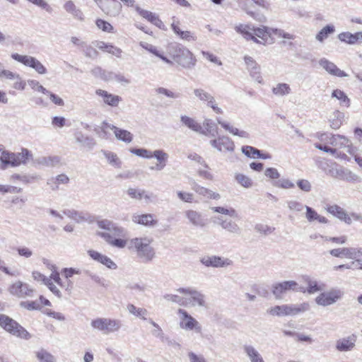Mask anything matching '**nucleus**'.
<instances>
[{
	"mask_svg": "<svg viewBox=\"0 0 362 362\" xmlns=\"http://www.w3.org/2000/svg\"><path fill=\"white\" fill-rule=\"evenodd\" d=\"M242 349L250 362H265L262 355L252 344H245Z\"/></svg>",
	"mask_w": 362,
	"mask_h": 362,
	"instance_id": "b1692460",
	"label": "nucleus"
},
{
	"mask_svg": "<svg viewBox=\"0 0 362 362\" xmlns=\"http://www.w3.org/2000/svg\"><path fill=\"white\" fill-rule=\"evenodd\" d=\"M185 216L189 222L194 226L202 228L206 224V221L202 214L197 211L193 209L187 210L185 212Z\"/></svg>",
	"mask_w": 362,
	"mask_h": 362,
	"instance_id": "a878e982",
	"label": "nucleus"
},
{
	"mask_svg": "<svg viewBox=\"0 0 362 362\" xmlns=\"http://www.w3.org/2000/svg\"><path fill=\"white\" fill-rule=\"evenodd\" d=\"M192 189L198 195L209 199L218 200L221 198L219 193L214 192L205 187L199 185L194 180L190 182Z\"/></svg>",
	"mask_w": 362,
	"mask_h": 362,
	"instance_id": "4be33fe9",
	"label": "nucleus"
},
{
	"mask_svg": "<svg viewBox=\"0 0 362 362\" xmlns=\"http://www.w3.org/2000/svg\"><path fill=\"white\" fill-rule=\"evenodd\" d=\"M64 8L67 12L71 13L75 18H76L79 20L83 19L82 12L76 7V6L73 3V1H67L64 4Z\"/></svg>",
	"mask_w": 362,
	"mask_h": 362,
	"instance_id": "6e6d98bb",
	"label": "nucleus"
},
{
	"mask_svg": "<svg viewBox=\"0 0 362 362\" xmlns=\"http://www.w3.org/2000/svg\"><path fill=\"white\" fill-rule=\"evenodd\" d=\"M332 97L338 99L341 105H344L347 107L350 106V99L344 91L339 89H336L333 90Z\"/></svg>",
	"mask_w": 362,
	"mask_h": 362,
	"instance_id": "864d4df0",
	"label": "nucleus"
},
{
	"mask_svg": "<svg viewBox=\"0 0 362 362\" xmlns=\"http://www.w3.org/2000/svg\"><path fill=\"white\" fill-rule=\"evenodd\" d=\"M235 30L237 33L242 34L247 40H252L256 43L263 45L272 35V28L266 26L251 28L249 25H239L235 26Z\"/></svg>",
	"mask_w": 362,
	"mask_h": 362,
	"instance_id": "7ed1b4c3",
	"label": "nucleus"
},
{
	"mask_svg": "<svg viewBox=\"0 0 362 362\" xmlns=\"http://www.w3.org/2000/svg\"><path fill=\"white\" fill-rule=\"evenodd\" d=\"M264 175L271 180V183L273 185V182L278 181L281 177L279 172L275 168H267L264 171Z\"/></svg>",
	"mask_w": 362,
	"mask_h": 362,
	"instance_id": "0e129e2a",
	"label": "nucleus"
},
{
	"mask_svg": "<svg viewBox=\"0 0 362 362\" xmlns=\"http://www.w3.org/2000/svg\"><path fill=\"white\" fill-rule=\"evenodd\" d=\"M110 126L114 125L103 122L100 126L95 127L94 130L100 138L107 139L108 135L107 130L110 129Z\"/></svg>",
	"mask_w": 362,
	"mask_h": 362,
	"instance_id": "e2e57ef3",
	"label": "nucleus"
},
{
	"mask_svg": "<svg viewBox=\"0 0 362 362\" xmlns=\"http://www.w3.org/2000/svg\"><path fill=\"white\" fill-rule=\"evenodd\" d=\"M216 121L225 130L228 131L230 134L238 136L241 138H248L249 134L244 130H239L238 128L230 125L228 122L222 120L221 118L217 117Z\"/></svg>",
	"mask_w": 362,
	"mask_h": 362,
	"instance_id": "f704fd0d",
	"label": "nucleus"
},
{
	"mask_svg": "<svg viewBox=\"0 0 362 362\" xmlns=\"http://www.w3.org/2000/svg\"><path fill=\"white\" fill-rule=\"evenodd\" d=\"M273 187L282 189H290L295 187V184L288 178L279 177L278 181L273 182Z\"/></svg>",
	"mask_w": 362,
	"mask_h": 362,
	"instance_id": "8fccbe9b",
	"label": "nucleus"
},
{
	"mask_svg": "<svg viewBox=\"0 0 362 362\" xmlns=\"http://www.w3.org/2000/svg\"><path fill=\"white\" fill-rule=\"evenodd\" d=\"M158 94H162L165 95L166 97L172 99H177L180 98L181 94L180 93L173 92L170 90H168L163 87H159L156 90Z\"/></svg>",
	"mask_w": 362,
	"mask_h": 362,
	"instance_id": "69168bd1",
	"label": "nucleus"
},
{
	"mask_svg": "<svg viewBox=\"0 0 362 362\" xmlns=\"http://www.w3.org/2000/svg\"><path fill=\"white\" fill-rule=\"evenodd\" d=\"M241 151L247 157L251 158L269 159L271 158L269 153H262L261 151L250 146H243Z\"/></svg>",
	"mask_w": 362,
	"mask_h": 362,
	"instance_id": "473e14b6",
	"label": "nucleus"
},
{
	"mask_svg": "<svg viewBox=\"0 0 362 362\" xmlns=\"http://www.w3.org/2000/svg\"><path fill=\"white\" fill-rule=\"evenodd\" d=\"M9 293L18 298H25L33 296L34 290L28 284L21 281L13 283L8 287Z\"/></svg>",
	"mask_w": 362,
	"mask_h": 362,
	"instance_id": "4468645a",
	"label": "nucleus"
},
{
	"mask_svg": "<svg viewBox=\"0 0 362 362\" xmlns=\"http://www.w3.org/2000/svg\"><path fill=\"white\" fill-rule=\"evenodd\" d=\"M95 24L98 29L104 32L113 33V26L106 21H104L103 19H97L95 21Z\"/></svg>",
	"mask_w": 362,
	"mask_h": 362,
	"instance_id": "338daca9",
	"label": "nucleus"
},
{
	"mask_svg": "<svg viewBox=\"0 0 362 362\" xmlns=\"http://www.w3.org/2000/svg\"><path fill=\"white\" fill-rule=\"evenodd\" d=\"M92 326L105 334L118 331L122 323L120 320L108 318H98L92 321Z\"/></svg>",
	"mask_w": 362,
	"mask_h": 362,
	"instance_id": "9b49d317",
	"label": "nucleus"
},
{
	"mask_svg": "<svg viewBox=\"0 0 362 362\" xmlns=\"http://www.w3.org/2000/svg\"><path fill=\"white\" fill-rule=\"evenodd\" d=\"M244 60L250 76L258 83H263L264 81L260 72V66L250 56H245Z\"/></svg>",
	"mask_w": 362,
	"mask_h": 362,
	"instance_id": "aec40b11",
	"label": "nucleus"
},
{
	"mask_svg": "<svg viewBox=\"0 0 362 362\" xmlns=\"http://www.w3.org/2000/svg\"><path fill=\"white\" fill-rule=\"evenodd\" d=\"M340 41L349 45H354L358 42H362V32L351 33L349 32H343L338 35Z\"/></svg>",
	"mask_w": 362,
	"mask_h": 362,
	"instance_id": "72a5a7b5",
	"label": "nucleus"
},
{
	"mask_svg": "<svg viewBox=\"0 0 362 362\" xmlns=\"http://www.w3.org/2000/svg\"><path fill=\"white\" fill-rule=\"evenodd\" d=\"M177 314L179 317V326L186 331H192L199 333L202 332V326L199 322L194 318L188 312L182 308L177 310Z\"/></svg>",
	"mask_w": 362,
	"mask_h": 362,
	"instance_id": "0eeeda50",
	"label": "nucleus"
},
{
	"mask_svg": "<svg viewBox=\"0 0 362 362\" xmlns=\"http://www.w3.org/2000/svg\"><path fill=\"white\" fill-rule=\"evenodd\" d=\"M99 7L103 12L112 17L117 16L122 10V4L117 0H105Z\"/></svg>",
	"mask_w": 362,
	"mask_h": 362,
	"instance_id": "412c9836",
	"label": "nucleus"
},
{
	"mask_svg": "<svg viewBox=\"0 0 362 362\" xmlns=\"http://www.w3.org/2000/svg\"><path fill=\"white\" fill-rule=\"evenodd\" d=\"M95 221L98 226L104 230L103 232H98L97 235L109 245L117 249H123L127 245V230L124 228L107 219Z\"/></svg>",
	"mask_w": 362,
	"mask_h": 362,
	"instance_id": "f257e3e1",
	"label": "nucleus"
},
{
	"mask_svg": "<svg viewBox=\"0 0 362 362\" xmlns=\"http://www.w3.org/2000/svg\"><path fill=\"white\" fill-rule=\"evenodd\" d=\"M110 129L114 132L115 136L117 139L122 141L126 144H129L133 140V134L126 130L118 128L115 126H110Z\"/></svg>",
	"mask_w": 362,
	"mask_h": 362,
	"instance_id": "58836bf2",
	"label": "nucleus"
},
{
	"mask_svg": "<svg viewBox=\"0 0 362 362\" xmlns=\"http://www.w3.org/2000/svg\"><path fill=\"white\" fill-rule=\"evenodd\" d=\"M214 212L226 215L230 218L237 217V211L233 208H225L223 206H213L210 208Z\"/></svg>",
	"mask_w": 362,
	"mask_h": 362,
	"instance_id": "4d7b16f0",
	"label": "nucleus"
},
{
	"mask_svg": "<svg viewBox=\"0 0 362 362\" xmlns=\"http://www.w3.org/2000/svg\"><path fill=\"white\" fill-rule=\"evenodd\" d=\"M210 145L221 153H232L235 151L233 141L227 136H218L209 141Z\"/></svg>",
	"mask_w": 362,
	"mask_h": 362,
	"instance_id": "f8f14e48",
	"label": "nucleus"
},
{
	"mask_svg": "<svg viewBox=\"0 0 362 362\" xmlns=\"http://www.w3.org/2000/svg\"><path fill=\"white\" fill-rule=\"evenodd\" d=\"M310 309V305L307 302L300 304H287V316H295L305 313Z\"/></svg>",
	"mask_w": 362,
	"mask_h": 362,
	"instance_id": "4c0bfd02",
	"label": "nucleus"
},
{
	"mask_svg": "<svg viewBox=\"0 0 362 362\" xmlns=\"http://www.w3.org/2000/svg\"><path fill=\"white\" fill-rule=\"evenodd\" d=\"M290 291L305 293V288L291 280L279 282L272 286V293L276 298H281L283 293Z\"/></svg>",
	"mask_w": 362,
	"mask_h": 362,
	"instance_id": "9d476101",
	"label": "nucleus"
},
{
	"mask_svg": "<svg viewBox=\"0 0 362 362\" xmlns=\"http://www.w3.org/2000/svg\"><path fill=\"white\" fill-rule=\"evenodd\" d=\"M214 222L230 233L239 235L241 233L240 226L235 221L225 216H216Z\"/></svg>",
	"mask_w": 362,
	"mask_h": 362,
	"instance_id": "a211bd4d",
	"label": "nucleus"
},
{
	"mask_svg": "<svg viewBox=\"0 0 362 362\" xmlns=\"http://www.w3.org/2000/svg\"><path fill=\"white\" fill-rule=\"evenodd\" d=\"M335 28L333 25H327L318 32L315 36V39L320 42H323L324 40H326L329 35L333 34Z\"/></svg>",
	"mask_w": 362,
	"mask_h": 362,
	"instance_id": "de8ad7c7",
	"label": "nucleus"
},
{
	"mask_svg": "<svg viewBox=\"0 0 362 362\" xmlns=\"http://www.w3.org/2000/svg\"><path fill=\"white\" fill-rule=\"evenodd\" d=\"M168 52L173 60L183 68H191L195 64L192 53L180 44H170Z\"/></svg>",
	"mask_w": 362,
	"mask_h": 362,
	"instance_id": "20e7f679",
	"label": "nucleus"
},
{
	"mask_svg": "<svg viewBox=\"0 0 362 362\" xmlns=\"http://www.w3.org/2000/svg\"><path fill=\"white\" fill-rule=\"evenodd\" d=\"M177 291L185 296V307H206V297L201 291L194 287H182L177 289Z\"/></svg>",
	"mask_w": 362,
	"mask_h": 362,
	"instance_id": "39448f33",
	"label": "nucleus"
},
{
	"mask_svg": "<svg viewBox=\"0 0 362 362\" xmlns=\"http://www.w3.org/2000/svg\"><path fill=\"white\" fill-rule=\"evenodd\" d=\"M267 313L272 316H287V304L272 307L267 310Z\"/></svg>",
	"mask_w": 362,
	"mask_h": 362,
	"instance_id": "603ef678",
	"label": "nucleus"
},
{
	"mask_svg": "<svg viewBox=\"0 0 362 362\" xmlns=\"http://www.w3.org/2000/svg\"><path fill=\"white\" fill-rule=\"evenodd\" d=\"M164 299L170 301L173 303H175L179 305L185 306L187 305L185 296H180L175 294H165L163 296Z\"/></svg>",
	"mask_w": 362,
	"mask_h": 362,
	"instance_id": "bf43d9fd",
	"label": "nucleus"
},
{
	"mask_svg": "<svg viewBox=\"0 0 362 362\" xmlns=\"http://www.w3.org/2000/svg\"><path fill=\"white\" fill-rule=\"evenodd\" d=\"M193 93L197 98L206 103V105L210 107L216 113H223L222 109L218 107L214 97L211 93L201 88H194L193 90Z\"/></svg>",
	"mask_w": 362,
	"mask_h": 362,
	"instance_id": "ddd939ff",
	"label": "nucleus"
},
{
	"mask_svg": "<svg viewBox=\"0 0 362 362\" xmlns=\"http://www.w3.org/2000/svg\"><path fill=\"white\" fill-rule=\"evenodd\" d=\"M319 64L329 74L338 77H346L348 75L339 69L333 62L322 58L319 61Z\"/></svg>",
	"mask_w": 362,
	"mask_h": 362,
	"instance_id": "393cba45",
	"label": "nucleus"
},
{
	"mask_svg": "<svg viewBox=\"0 0 362 362\" xmlns=\"http://www.w3.org/2000/svg\"><path fill=\"white\" fill-rule=\"evenodd\" d=\"M152 240L146 238H134L129 241V249L136 252L137 257L144 263L151 262L156 257V252L151 246Z\"/></svg>",
	"mask_w": 362,
	"mask_h": 362,
	"instance_id": "f03ea898",
	"label": "nucleus"
},
{
	"mask_svg": "<svg viewBox=\"0 0 362 362\" xmlns=\"http://www.w3.org/2000/svg\"><path fill=\"white\" fill-rule=\"evenodd\" d=\"M95 94L99 102L112 107H116L122 101V97L102 89H97Z\"/></svg>",
	"mask_w": 362,
	"mask_h": 362,
	"instance_id": "dca6fc26",
	"label": "nucleus"
},
{
	"mask_svg": "<svg viewBox=\"0 0 362 362\" xmlns=\"http://www.w3.org/2000/svg\"><path fill=\"white\" fill-rule=\"evenodd\" d=\"M94 45L95 47L103 52L110 53L117 57H121L122 50L120 48L112 45V44L106 43L103 41H96Z\"/></svg>",
	"mask_w": 362,
	"mask_h": 362,
	"instance_id": "c756f323",
	"label": "nucleus"
},
{
	"mask_svg": "<svg viewBox=\"0 0 362 362\" xmlns=\"http://www.w3.org/2000/svg\"><path fill=\"white\" fill-rule=\"evenodd\" d=\"M305 218L308 222L313 223L314 221H317L320 223H328L329 220L320 214L310 206L305 205Z\"/></svg>",
	"mask_w": 362,
	"mask_h": 362,
	"instance_id": "e433bc0d",
	"label": "nucleus"
},
{
	"mask_svg": "<svg viewBox=\"0 0 362 362\" xmlns=\"http://www.w3.org/2000/svg\"><path fill=\"white\" fill-rule=\"evenodd\" d=\"M0 326L9 333L23 339H28L30 334L16 321L5 315H0Z\"/></svg>",
	"mask_w": 362,
	"mask_h": 362,
	"instance_id": "423d86ee",
	"label": "nucleus"
},
{
	"mask_svg": "<svg viewBox=\"0 0 362 362\" xmlns=\"http://www.w3.org/2000/svg\"><path fill=\"white\" fill-rule=\"evenodd\" d=\"M129 151L141 158H151L152 151L146 148H130Z\"/></svg>",
	"mask_w": 362,
	"mask_h": 362,
	"instance_id": "774afa93",
	"label": "nucleus"
},
{
	"mask_svg": "<svg viewBox=\"0 0 362 362\" xmlns=\"http://www.w3.org/2000/svg\"><path fill=\"white\" fill-rule=\"evenodd\" d=\"M92 259L104 265L110 269L115 270L117 268V264L113 262L109 257L98 252L92 250Z\"/></svg>",
	"mask_w": 362,
	"mask_h": 362,
	"instance_id": "c85d7f7f",
	"label": "nucleus"
},
{
	"mask_svg": "<svg viewBox=\"0 0 362 362\" xmlns=\"http://www.w3.org/2000/svg\"><path fill=\"white\" fill-rule=\"evenodd\" d=\"M133 222L144 225V226H153L156 224V221L153 220V216L152 214H134L132 216Z\"/></svg>",
	"mask_w": 362,
	"mask_h": 362,
	"instance_id": "79ce46f5",
	"label": "nucleus"
},
{
	"mask_svg": "<svg viewBox=\"0 0 362 362\" xmlns=\"http://www.w3.org/2000/svg\"><path fill=\"white\" fill-rule=\"evenodd\" d=\"M272 93L279 97H284L291 93V87L286 83H279L272 89Z\"/></svg>",
	"mask_w": 362,
	"mask_h": 362,
	"instance_id": "a18cd8bd",
	"label": "nucleus"
},
{
	"mask_svg": "<svg viewBox=\"0 0 362 362\" xmlns=\"http://www.w3.org/2000/svg\"><path fill=\"white\" fill-rule=\"evenodd\" d=\"M235 180L240 185L245 188L251 187L253 184L250 177L241 173H238L235 175Z\"/></svg>",
	"mask_w": 362,
	"mask_h": 362,
	"instance_id": "052dcab7",
	"label": "nucleus"
},
{
	"mask_svg": "<svg viewBox=\"0 0 362 362\" xmlns=\"http://www.w3.org/2000/svg\"><path fill=\"white\" fill-rule=\"evenodd\" d=\"M92 74L97 77H99L100 79L105 81H113L114 72L106 71L105 70H103L100 67H95L93 69H92Z\"/></svg>",
	"mask_w": 362,
	"mask_h": 362,
	"instance_id": "09e8293b",
	"label": "nucleus"
},
{
	"mask_svg": "<svg viewBox=\"0 0 362 362\" xmlns=\"http://www.w3.org/2000/svg\"><path fill=\"white\" fill-rule=\"evenodd\" d=\"M136 10L141 16L146 18L148 21L151 22L156 26L159 28H163L164 27L163 23L159 19L158 16L156 13L149 11L144 10L139 6L136 8Z\"/></svg>",
	"mask_w": 362,
	"mask_h": 362,
	"instance_id": "7c9ffc66",
	"label": "nucleus"
},
{
	"mask_svg": "<svg viewBox=\"0 0 362 362\" xmlns=\"http://www.w3.org/2000/svg\"><path fill=\"white\" fill-rule=\"evenodd\" d=\"M337 174L341 180L348 182H356L358 180V176L346 168H340L337 169Z\"/></svg>",
	"mask_w": 362,
	"mask_h": 362,
	"instance_id": "c03bdc74",
	"label": "nucleus"
},
{
	"mask_svg": "<svg viewBox=\"0 0 362 362\" xmlns=\"http://www.w3.org/2000/svg\"><path fill=\"white\" fill-rule=\"evenodd\" d=\"M20 74L13 72L10 70L5 69L4 65L0 62V78L13 81L18 78Z\"/></svg>",
	"mask_w": 362,
	"mask_h": 362,
	"instance_id": "13d9d810",
	"label": "nucleus"
},
{
	"mask_svg": "<svg viewBox=\"0 0 362 362\" xmlns=\"http://www.w3.org/2000/svg\"><path fill=\"white\" fill-rule=\"evenodd\" d=\"M331 255L336 257H346L348 259H357L362 257L361 247H343L332 249L329 251Z\"/></svg>",
	"mask_w": 362,
	"mask_h": 362,
	"instance_id": "2eb2a0df",
	"label": "nucleus"
},
{
	"mask_svg": "<svg viewBox=\"0 0 362 362\" xmlns=\"http://www.w3.org/2000/svg\"><path fill=\"white\" fill-rule=\"evenodd\" d=\"M325 285L323 283H319L317 281L314 280L310 284V286L305 288V292L310 294L322 291L325 289Z\"/></svg>",
	"mask_w": 362,
	"mask_h": 362,
	"instance_id": "680f3d73",
	"label": "nucleus"
},
{
	"mask_svg": "<svg viewBox=\"0 0 362 362\" xmlns=\"http://www.w3.org/2000/svg\"><path fill=\"white\" fill-rule=\"evenodd\" d=\"M127 310L128 312L144 320H146V316L148 315V312L146 309L143 308H137L133 304H128L127 306Z\"/></svg>",
	"mask_w": 362,
	"mask_h": 362,
	"instance_id": "49530a36",
	"label": "nucleus"
},
{
	"mask_svg": "<svg viewBox=\"0 0 362 362\" xmlns=\"http://www.w3.org/2000/svg\"><path fill=\"white\" fill-rule=\"evenodd\" d=\"M105 158L107 160L110 165L112 166L120 168L122 166V161L118 158L117 155L112 151H103Z\"/></svg>",
	"mask_w": 362,
	"mask_h": 362,
	"instance_id": "3c124183",
	"label": "nucleus"
},
{
	"mask_svg": "<svg viewBox=\"0 0 362 362\" xmlns=\"http://www.w3.org/2000/svg\"><path fill=\"white\" fill-rule=\"evenodd\" d=\"M180 120L184 125H185L192 131L202 134H206V133L203 130V128L201 126V124L193 118L186 115H183L181 116Z\"/></svg>",
	"mask_w": 362,
	"mask_h": 362,
	"instance_id": "ea45409f",
	"label": "nucleus"
},
{
	"mask_svg": "<svg viewBox=\"0 0 362 362\" xmlns=\"http://www.w3.org/2000/svg\"><path fill=\"white\" fill-rule=\"evenodd\" d=\"M8 165L13 167L18 166V162L16 160V153L4 151L2 150L0 157V169H6Z\"/></svg>",
	"mask_w": 362,
	"mask_h": 362,
	"instance_id": "c9c22d12",
	"label": "nucleus"
},
{
	"mask_svg": "<svg viewBox=\"0 0 362 362\" xmlns=\"http://www.w3.org/2000/svg\"><path fill=\"white\" fill-rule=\"evenodd\" d=\"M201 263L207 267H226L232 264V261L228 258L211 255L204 256L200 259Z\"/></svg>",
	"mask_w": 362,
	"mask_h": 362,
	"instance_id": "f3484780",
	"label": "nucleus"
},
{
	"mask_svg": "<svg viewBox=\"0 0 362 362\" xmlns=\"http://www.w3.org/2000/svg\"><path fill=\"white\" fill-rule=\"evenodd\" d=\"M11 57L13 59L23 64L25 66L33 69L39 74H45L47 71L46 67L34 57L21 55L18 53H13Z\"/></svg>",
	"mask_w": 362,
	"mask_h": 362,
	"instance_id": "1a4fd4ad",
	"label": "nucleus"
},
{
	"mask_svg": "<svg viewBox=\"0 0 362 362\" xmlns=\"http://www.w3.org/2000/svg\"><path fill=\"white\" fill-rule=\"evenodd\" d=\"M344 296V291L337 288H332L328 291L322 292L315 298V303L318 305L329 306L341 300Z\"/></svg>",
	"mask_w": 362,
	"mask_h": 362,
	"instance_id": "6e6552de",
	"label": "nucleus"
},
{
	"mask_svg": "<svg viewBox=\"0 0 362 362\" xmlns=\"http://www.w3.org/2000/svg\"><path fill=\"white\" fill-rule=\"evenodd\" d=\"M356 341V337L354 335L340 339L337 341L336 349L339 351H351L354 348Z\"/></svg>",
	"mask_w": 362,
	"mask_h": 362,
	"instance_id": "cd10ccee",
	"label": "nucleus"
},
{
	"mask_svg": "<svg viewBox=\"0 0 362 362\" xmlns=\"http://www.w3.org/2000/svg\"><path fill=\"white\" fill-rule=\"evenodd\" d=\"M171 28L180 39L183 40H186L188 42L191 41H196L197 40V36L194 35V33H192L190 31H183L180 29L179 26V22H173L171 24Z\"/></svg>",
	"mask_w": 362,
	"mask_h": 362,
	"instance_id": "2f4dec72",
	"label": "nucleus"
},
{
	"mask_svg": "<svg viewBox=\"0 0 362 362\" xmlns=\"http://www.w3.org/2000/svg\"><path fill=\"white\" fill-rule=\"evenodd\" d=\"M320 139L322 141L329 139V144L339 148H349L351 144L347 137L340 134H332L329 136L326 134H322Z\"/></svg>",
	"mask_w": 362,
	"mask_h": 362,
	"instance_id": "6ab92c4d",
	"label": "nucleus"
},
{
	"mask_svg": "<svg viewBox=\"0 0 362 362\" xmlns=\"http://www.w3.org/2000/svg\"><path fill=\"white\" fill-rule=\"evenodd\" d=\"M36 357L40 362H56V358L45 349L36 352Z\"/></svg>",
	"mask_w": 362,
	"mask_h": 362,
	"instance_id": "5fc2aeb1",
	"label": "nucleus"
},
{
	"mask_svg": "<svg viewBox=\"0 0 362 362\" xmlns=\"http://www.w3.org/2000/svg\"><path fill=\"white\" fill-rule=\"evenodd\" d=\"M344 114L339 110H334L329 117L330 127L334 129H339L343 122Z\"/></svg>",
	"mask_w": 362,
	"mask_h": 362,
	"instance_id": "37998d69",
	"label": "nucleus"
},
{
	"mask_svg": "<svg viewBox=\"0 0 362 362\" xmlns=\"http://www.w3.org/2000/svg\"><path fill=\"white\" fill-rule=\"evenodd\" d=\"M155 158L158 163L155 166L150 168L153 170H162L166 165L168 159V154L163 150H155L152 151L151 158Z\"/></svg>",
	"mask_w": 362,
	"mask_h": 362,
	"instance_id": "bb28decb",
	"label": "nucleus"
},
{
	"mask_svg": "<svg viewBox=\"0 0 362 362\" xmlns=\"http://www.w3.org/2000/svg\"><path fill=\"white\" fill-rule=\"evenodd\" d=\"M63 213L78 223L87 221L89 218L87 213L85 214L83 211H78L74 209H66L64 210Z\"/></svg>",
	"mask_w": 362,
	"mask_h": 362,
	"instance_id": "a19ab883",
	"label": "nucleus"
},
{
	"mask_svg": "<svg viewBox=\"0 0 362 362\" xmlns=\"http://www.w3.org/2000/svg\"><path fill=\"white\" fill-rule=\"evenodd\" d=\"M328 213L337 218L341 221H344L348 225L352 223V220L349 214L341 206L337 204L329 205L326 208Z\"/></svg>",
	"mask_w": 362,
	"mask_h": 362,
	"instance_id": "5701e85b",
	"label": "nucleus"
}]
</instances>
